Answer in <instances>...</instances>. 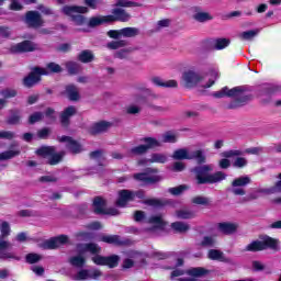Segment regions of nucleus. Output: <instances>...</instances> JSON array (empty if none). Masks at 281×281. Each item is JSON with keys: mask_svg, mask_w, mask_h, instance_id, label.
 Instances as JSON below:
<instances>
[{"mask_svg": "<svg viewBox=\"0 0 281 281\" xmlns=\"http://www.w3.org/2000/svg\"><path fill=\"white\" fill-rule=\"evenodd\" d=\"M251 88L249 86H237L229 89L227 86L222 88L220 91L213 93V98H236L228 105L227 109H240V106H245L254 100V94H250ZM249 93V94H243Z\"/></svg>", "mask_w": 281, "mask_h": 281, "instance_id": "obj_1", "label": "nucleus"}, {"mask_svg": "<svg viewBox=\"0 0 281 281\" xmlns=\"http://www.w3.org/2000/svg\"><path fill=\"white\" fill-rule=\"evenodd\" d=\"M83 251H89L93 257L91 260L98 267H108L109 269H115L120 266V256L119 255H110L102 256V247H100L95 243H88L83 245Z\"/></svg>", "mask_w": 281, "mask_h": 281, "instance_id": "obj_2", "label": "nucleus"}, {"mask_svg": "<svg viewBox=\"0 0 281 281\" xmlns=\"http://www.w3.org/2000/svg\"><path fill=\"white\" fill-rule=\"evenodd\" d=\"M214 170V167L212 165H200L195 166L192 169V172L195 176V180L198 186H205V184H214V183H221V181H225L227 179V175L223 171H216L214 173H210Z\"/></svg>", "mask_w": 281, "mask_h": 281, "instance_id": "obj_3", "label": "nucleus"}, {"mask_svg": "<svg viewBox=\"0 0 281 281\" xmlns=\"http://www.w3.org/2000/svg\"><path fill=\"white\" fill-rule=\"evenodd\" d=\"M280 240L266 235L262 240H254L248 244L244 251H252L256 254L257 251H266V249H272V251L280 250Z\"/></svg>", "mask_w": 281, "mask_h": 281, "instance_id": "obj_4", "label": "nucleus"}, {"mask_svg": "<svg viewBox=\"0 0 281 281\" xmlns=\"http://www.w3.org/2000/svg\"><path fill=\"white\" fill-rule=\"evenodd\" d=\"M133 179L143 183V186H157V183L164 181V177L159 175V170L153 167L146 168L145 172L134 173Z\"/></svg>", "mask_w": 281, "mask_h": 281, "instance_id": "obj_5", "label": "nucleus"}, {"mask_svg": "<svg viewBox=\"0 0 281 281\" xmlns=\"http://www.w3.org/2000/svg\"><path fill=\"white\" fill-rule=\"evenodd\" d=\"M35 155L37 157H43V159H47L46 164L48 166H58L63 159H65V150H61L59 153H56L55 146H42L38 149H36Z\"/></svg>", "mask_w": 281, "mask_h": 281, "instance_id": "obj_6", "label": "nucleus"}, {"mask_svg": "<svg viewBox=\"0 0 281 281\" xmlns=\"http://www.w3.org/2000/svg\"><path fill=\"white\" fill-rule=\"evenodd\" d=\"M0 258L2 260H21V257L14 255V252H7L5 249L10 247L9 241L3 240V238H8L10 236V224L8 222H2L0 226Z\"/></svg>", "mask_w": 281, "mask_h": 281, "instance_id": "obj_7", "label": "nucleus"}, {"mask_svg": "<svg viewBox=\"0 0 281 281\" xmlns=\"http://www.w3.org/2000/svg\"><path fill=\"white\" fill-rule=\"evenodd\" d=\"M61 12L66 16H70L71 21L76 25H85V23H87V18L81 14H87V12H89V8L80 5H64L61 8Z\"/></svg>", "mask_w": 281, "mask_h": 281, "instance_id": "obj_8", "label": "nucleus"}, {"mask_svg": "<svg viewBox=\"0 0 281 281\" xmlns=\"http://www.w3.org/2000/svg\"><path fill=\"white\" fill-rule=\"evenodd\" d=\"M133 199H140L144 205H148L149 207H168V205H172V201L168 199H146V191L144 189H139L137 191H133ZM146 199V200H144Z\"/></svg>", "mask_w": 281, "mask_h": 281, "instance_id": "obj_9", "label": "nucleus"}, {"mask_svg": "<svg viewBox=\"0 0 281 281\" xmlns=\"http://www.w3.org/2000/svg\"><path fill=\"white\" fill-rule=\"evenodd\" d=\"M140 142H143V145L131 148L130 155L142 156L146 155L148 150H153V148H161V142L155 137H143Z\"/></svg>", "mask_w": 281, "mask_h": 281, "instance_id": "obj_10", "label": "nucleus"}, {"mask_svg": "<svg viewBox=\"0 0 281 281\" xmlns=\"http://www.w3.org/2000/svg\"><path fill=\"white\" fill-rule=\"evenodd\" d=\"M49 71L45 68H41L38 66H35L32 68L31 72L23 78L22 83L26 89H32L35 85H38L41 82L42 78L41 76H48Z\"/></svg>", "mask_w": 281, "mask_h": 281, "instance_id": "obj_11", "label": "nucleus"}, {"mask_svg": "<svg viewBox=\"0 0 281 281\" xmlns=\"http://www.w3.org/2000/svg\"><path fill=\"white\" fill-rule=\"evenodd\" d=\"M23 22L26 24L29 30H38L45 25V20L38 11H27L24 15Z\"/></svg>", "mask_w": 281, "mask_h": 281, "instance_id": "obj_12", "label": "nucleus"}, {"mask_svg": "<svg viewBox=\"0 0 281 281\" xmlns=\"http://www.w3.org/2000/svg\"><path fill=\"white\" fill-rule=\"evenodd\" d=\"M251 183V178L249 176H241L239 178H236L232 181V193L235 196H245L247 194V191H245L246 186H249Z\"/></svg>", "mask_w": 281, "mask_h": 281, "instance_id": "obj_13", "label": "nucleus"}, {"mask_svg": "<svg viewBox=\"0 0 281 281\" xmlns=\"http://www.w3.org/2000/svg\"><path fill=\"white\" fill-rule=\"evenodd\" d=\"M57 140L59 142V144H66L67 150H69V153H71L72 155H80V153L85 150L82 148V144L74 139V137L71 136H67V135L58 136Z\"/></svg>", "mask_w": 281, "mask_h": 281, "instance_id": "obj_14", "label": "nucleus"}, {"mask_svg": "<svg viewBox=\"0 0 281 281\" xmlns=\"http://www.w3.org/2000/svg\"><path fill=\"white\" fill-rule=\"evenodd\" d=\"M77 113H78V110L76 109L75 105H69L65 108L64 111L60 112L59 123L61 128H64V131H69V126H71V119Z\"/></svg>", "mask_w": 281, "mask_h": 281, "instance_id": "obj_15", "label": "nucleus"}, {"mask_svg": "<svg viewBox=\"0 0 281 281\" xmlns=\"http://www.w3.org/2000/svg\"><path fill=\"white\" fill-rule=\"evenodd\" d=\"M182 80L188 89H193L199 82H202L203 76L194 70L183 72Z\"/></svg>", "mask_w": 281, "mask_h": 281, "instance_id": "obj_16", "label": "nucleus"}, {"mask_svg": "<svg viewBox=\"0 0 281 281\" xmlns=\"http://www.w3.org/2000/svg\"><path fill=\"white\" fill-rule=\"evenodd\" d=\"M111 126H113V123L109 122V121H99L93 123L89 130L88 133L89 135H92L93 137H95L97 135H102L104 133H108L109 128H111Z\"/></svg>", "mask_w": 281, "mask_h": 281, "instance_id": "obj_17", "label": "nucleus"}, {"mask_svg": "<svg viewBox=\"0 0 281 281\" xmlns=\"http://www.w3.org/2000/svg\"><path fill=\"white\" fill-rule=\"evenodd\" d=\"M69 243V236L59 235L57 237H53L43 243V249H58V247L63 245H67Z\"/></svg>", "mask_w": 281, "mask_h": 281, "instance_id": "obj_18", "label": "nucleus"}, {"mask_svg": "<svg viewBox=\"0 0 281 281\" xmlns=\"http://www.w3.org/2000/svg\"><path fill=\"white\" fill-rule=\"evenodd\" d=\"M135 201L133 190L122 189L119 191V198L115 201L116 207H126L128 203Z\"/></svg>", "mask_w": 281, "mask_h": 281, "instance_id": "obj_19", "label": "nucleus"}, {"mask_svg": "<svg viewBox=\"0 0 281 281\" xmlns=\"http://www.w3.org/2000/svg\"><path fill=\"white\" fill-rule=\"evenodd\" d=\"M112 14L113 15H108L109 23H115L116 21H120L121 23H126L131 21V14L124 9H113Z\"/></svg>", "mask_w": 281, "mask_h": 281, "instance_id": "obj_20", "label": "nucleus"}, {"mask_svg": "<svg viewBox=\"0 0 281 281\" xmlns=\"http://www.w3.org/2000/svg\"><path fill=\"white\" fill-rule=\"evenodd\" d=\"M36 46H34V43L32 41L25 40L23 42H20L11 47L12 54H27L30 52H35Z\"/></svg>", "mask_w": 281, "mask_h": 281, "instance_id": "obj_21", "label": "nucleus"}, {"mask_svg": "<svg viewBox=\"0 0 281 281\" xmlns=\"http://www.w3.org/2000/svg\"><path fill=\"white\" fill-rule=\"evenodd\" d=\"M210 273V270L203 268V267H195V268H190L187 270V274L190 276L191 278H180L178 281H196L194 278H203Z\"/></svg>", "mask_w": 281, "mask_h": 281, "instance_id": "obj_22", "label": "nucleus"}, {"mask_svg": "<svg viewBox=\"0 0 281 281\" xmlns=\"http://www.w3.org/2000/svg\"><path fill=\"white\" fill-rule=\"evenodd\" d=\"M209 260H215L217 262H225L226 265H232V258L225 256V252L218 249H210L207 251Z\"/></svg>", "mask_w": 281, "mask_h": 281, "instance_id": "obj_23", "label": "nucleus"}, {"mask_svg": "<svg viewBox=\"0 0 281 281\" xmlns=\"http://www.w3.org/2000/svg\"><path fill=\"white\" fill-rule=\"evenodd\" d=\"M61 95L68 98L70 102H78V100H80V92L78 91V87L74 83L67 85Z\"/></svg>", "mask_w": 281, "mask_h": 281, "instance_id": "obj_24", "label": "nucleus"}, {"mask_svg": "<svg viewBox=\"0 0 281 281\" xmlns=\"http://www.w3.org/2000/svg\"><path fill=\"white\" fill-rule=\"evenodd\" d=\"M217 229L221 234L225 236H232V234H236L238 232V224L231 222H222L217 224Z\"/></svg>", "mask_w": 281, "mask_h": 281, "instance_id": "obj_25", "label": "nucleus"}, {"mask_svg": "<svg viewBox=\"0 0 281 281\" xmlns=\"http://www.w3.org/2000/svg\"><path fill=\"white\" fill-rule=\"evenodd\" d=\"M92 207H93L94 214H98L99 216H103V214L105 213L104 211L106 209V200H104V198L100 195L94 196L92 201Z\"/></svg>", "mask_w": 281, "mask_h": 281, "instance_id": "obj_26", "label": "nucleus"}, {"mask_svg": "<svg viewBox=\"0 0 281 281\" xmlns=\"http://www.w3.org/2000/svg\"><path fill=\"white\" fill-rule=\"evenodd\" d=\"M151 82L156 87H161V88H165V89H177V87H179V83L177 82V80L170 79V80H167V81H162L161 77L151 78Z\"/></svg>", "mask_w": 281, "mask_h": 281, "instance_id": "obj_27", "label": "nucleus"}, {"mask_svg": "<svg viewBox=\"0 0 281 281\" xmlns=\"http://www.w3.org/2000/svg\"><path fill=\"white\" fill-rule=\"evenodd\" d=\"M196 161L198 166H203L207 162V157L205 156V151L202 149L193 150L190 153L189 161Z\"/></svg>", "mask_w": 281, "mask_h": 281, "instance_id": "obj_28", "label": "nucleus"}, {"mask_svg": "<svg viewBox=\"0 0 281 281\" xmlns=\"http://www.w3.org/2000/svg\"><path fill=\"white\" fill-rule=\"evenodd\" d=\"M99 243H106V245H122L119 235H100L98 238Z\"/></svg>", "mask_w": 281, "mask_h": 281, "instance_id": "obj_29", "label": "nucleus"}, {"mask_svg": "<svg viewBox=\"0 0 281 281\" xmlns=\"http://www.w3.org/2000/svg\"><path fill=\"white\" fill-rule=\"evenodd\" d=\"M77 59L79 60V63H83L85 65H87L95 60V55H93V52L85 49L80 52V54L77 56Z\"/></svg>", "mask_w": 281, "mask_h": 281, "instance_id": "obj_30", "label": "nucleus"}, {"mask_svg": "<svg viewBox=\"0 0 281 281\" xmlns=\"http://www.w3.org/2000/svg\"><path fill=\"white\" fill-rule=\"evenodd\" d=\"M196 247H202V249H211L216 247V239L212 236H204L201 241L196 243Z\"/></svg>", "mask_w": 281, "mask_h": 281, "instance_id": "obj_31", "label": "nucleus"}, {"mask_svg": "<svg viewBox=\"0 0 281 281\" xmlns=\"http://www.w3.org/2000/svg\"><path fill=\"white\" fill-rule=\"evenodd\" d=\"M7 124L11 126H16V124H21V111L10 110V116L7 119Z\"/></svg>", "mask_w": 281, "mask_h": 281, "instance_id": "obj_32", "label": "nucleus"}, {"mask_svg": "<svg viewBox=\"0 0 281 281\" xmlns=\"http://www.w3.org/2000/svg\"><path fill=\"white\" fill-rule=\"evenodd\" d=\"M280 91V87L268 85L260 91V97L271 98V95H276Z\"/></svg>", "mask_w": 281, "mask_h": 281, "instance_id": "obj_33", "label": "nucleus"}, {"mask_svg": "<svg viewBox=\"0 0 281 281\" xmlns=\"http://www.w3.org/2000/svg\"><path fill=\"white\" fill-rule=\"evenodd\" d=\"M104 23H110L109 15L92 16V18H90L88 25H89V27H98V25H102Z\"/></svg>", "mask_w": 281, "mask_h": 281, "instance_id": "obj_34", "label": "nucleus"}, {"mask_svg": "<svg viewBox=\"0 0 281 281\" xmlns=\"http://www.w3.org/2000/svg\"><path fill=\"white\" fill-rule=\"evenodd\" d=\"M171 229H173L176 234H186V232H189L190 225L183 222H173L171 223Z\"/></svg>", "mask_w": 281, "mask_h": 281, "instance_id": "obj_35", "label": "nucleus"}, {"mask_svg": "<svg viewBox=\"0 0 281 281\" xmlns=\"http://www.w3.org/2000/svg\"><path fill=\"white\" fill-rule=\"evenodd\" d=\"M121 34L124 38H135V36L139 35V29L131 26L123 27L121 29Z\"/></svg>", "mask_w": 281, "mask_h": 281, "instance_id": "obj_36", "label": "nucleus"}, {"mask_svg": "<svg viewBox=\"0 0 281 281\" xmlns=\"http://www.w3.org/2000/svg\"><path fill=\"white\" fill-rule=\"evenodd\" d=\"M172 158L178 161H181L183 159H188L190 161V153L186 148H179L173 151Z\"/></svg>", "mask_w": 281, "mask_h": 281, "instance_id": "obj_37", "label": "nucleus"}, {"mask_svg": "<svg viewBox=\"0 0 281 281\" xmlns=\"http://www.w3.org/2000/svg\"><path fill=\"white\" fill-rule=\"evenodd\" d=\"M176 216H177V218H180L182 221H190V218H194V216H196V214L194 213V211L182 209V210L176 211Z\"/></svg>", "mask_w": 281, "mask_h": 281, "instance_id": "obj_38", "label": "nucleus"}, {"mask_svg": "<svg viewBox=\"0 0 281 281\" xmlns=\"http://www.w3.org/2000/svg\"><path fill=\"white\" fill-rule=\"evenodd\" d=\"M148 161L149 164H166V161H168V156H166V154L154 153Z\"/></svg>", "mask_w": 281, "mask_h": 281, "instance_id": "obj_39", "label": "nucleus"}, {"mask_svg": "<svg viewBox=\"0 0 281 281\" xmlns=\"http://www.w3.org/2000/svg\"><path fill=\"white\" fill-rule=\"evenodd\" d=\"M193 19L198 21V23H206V21H212L214 16H212V14H210L209 12L198 11L193 15Z\"/></svg>", "mask_w": 281, "mask_h": 281, "instance_id": "obj_40", "label": "nucleus"}, {"mask_svg": "<svg viewBox=\"0 0 281 281\" xmlns=\"http://www.w3.org/2000/svg\"><path fill=\"white\" fill-rule=\"evenodd\" d=\"M148 223H150V225H156L157 229H164L166 227V222L160 215L150 216Z\"/></svg>", "mask_w": 281, "mask_h": 281, "instance_id": "obj_41", "label": "nucleus"}, {"mask_svg": "<svg viewBox=\"0 0 281 281\" xmlns=\"http://www.w3.org/2000/svg\"><path fill=\"white\" fill-rule=\"evenodd\" d=\"M66 69L69 76H77V74H80V64L76 61H67Z\"/></svg>", "mask_w": 281, "mask_h": 281, "instance_id": "obj_42", "label": "nucleus"}, {"mask_svg": "<svg viewBox=\"0 0 281 281\" xmlns=\"http://www.w3.org/2000/svg\"><path fill=\"white\" fill-rule=\"evenodd\" d=\"M259 30H249V31H244L243 33L239 34V38L241 41H254L256 36H258Z\"/></svg>", "mask_w": 281, "mask_h": 281, "instance_id": "obj_43", "label": "nucleus"}, {"mask_svg": "<svg viewBox=\"0 0 281 281\" xmlns=\"http://www.w3.org/2000/svg\"><path fill=\"white\" fill-rule=\"evenodd\" d=\"M21 155V150H7L0 154V161H8V159H14V157H19Z\"/></svg>", "mask_w": 281, "mask_h": 281, "instance_id": "obj_44", "label": "nucleus"}, {"mask_svg": "<svg viewBox=\"0 0 281 281\" xmlns=\"http://www.w3.org/2000/svg\"><path fill=\"white\" fill-rule=\"evenodd\" d=\"M43 257L36 252H30L25 256V262L27 265H36V262H41Z\"/></svg>", "mask_w": 281, "mask_h": 281, "instance_id": "obj_45", "label": "nucleus"}, {"mask_svg": "<svg viewBox=\"0 0 281 281\" xmlns=\"http://www.w3.org/2000/svg\"><path fill=\"white\" fill-rule=\"evenodd\" d=\"M116 8H139L142 4L139 2H133L128 0H117L115 3Z\"/></svg>", "mask_w": 281, "mask_h": 281, "instance_id": "obj_46", "label": "nucleus"}, {"mask_svg": "<svg viewBox=\"0 0 281 281\" xmlns=\"http://www.w3.org/2000/svg\"><path fill=\"white\" fill-rule=\"evenodd\" d=\"M86 263L87 259H85V257L82 256H74L70 258V265H72V267H78L79 269H82Z\"/></svg>", "mask_w": 281, "mask_h": 281, "instance_id": "obj_47", "label": "nucleus"}, {"mask_svg": "<svg viewBox=\"0 0 281 281\" xmlns=\"http://www.w3.org/2000/svg\"><path fill=\"white\" fill-rule=\"evenodd\" d=\"M172 256H175V252L154 251L151 254V258L155 260H168V258H172Z\"/></svg>", "mask_w": 281, "mask_h": 281, "instance_id": "obj_48", "label": "nucleus"}, {"mask_svg": "<svg viewBox=\"0 0 281 281\" xmlns=\"http://www.w3.org/2000/svg\"><path fill=\"white\" fill-rule=\"evenodd\" d=\"M46 71H49V74H63V67L54 61H50L46 65Z\"/></svg>", "mask_w": 281, "mask_h": 281, "instance_id": "obj_49", "label": "nucleus"}, {"mask_svg": "<svg viewBox=\"0 0 281 281\" xmlns=\"http://www.w3.org/2000/svg\"><path fill=\"white\" fill-rule=\"evenodd\" d=\"M229 43H232L229 38H217L215 40L214 48L217 50L225 49V47H229Z\"/></svg>", "mask_w": 281, "mask_h": 281, "instance_id": "obj_50", "label": "nucleus"}, {"mask_svg": "<svg viewBox=\"0 0 281 281\" xmlns=\"http://www.w3.org/2000/svg\"><path fill=\"white\" fill-rule=\"evenodd\" d=\"M126 45H128V42L126 40L112 41L108 43V48L120 49V47H126Z\"/></svg>", "mask_w": 281, "mask_h": 281, "instance_id": "obj_51", "label": "nucleus"}, {"mask_svg": "<svg viewBox=\"0 0 281 281\" xmlns=\"http://www.w3.org/2000/svg\"><path fill=\"white\" fill-rule=\"evenodd\" d=\"M191 203H193V205H210V198L196 195L192 198Z\"/></svg>", "mask_w": 281, "mask_h": 281, "instance_id": "obj_52", "label": "nucleus"}, {"mask_svg": "<svg viewBox=\"0 0 281 281\" xmlns=\"http://www.w3.org/2000/svg\"><path fill=\"white\" fill-rule=\"evenodd\" d=\"M164 144H177V135L172 134V132H166L162 135Z\"/></svg>", "mask_w": 281, "mask_h": 281, "instance_id": "obj_53", "label": "nucleus"}, {"mask_svg": "<svg viewBox=\"0 0 281 281\" xmlns=\"http://www.w3.org/2000/svg\"><path fill=\"white\" fill-rule=\"evenodd\" d=\"M45 114L43 112H34L29 116V124H36V122H42Z\"/></svg>", "mask_w": 281, "mask_h": 281, "instance_id": "obj_54", "label": "nucleus"}, {"mask_svg": "<svg viewBox=\"0 0 281 281\" xmlns=\"http://www.w3.org/2000/svg\"><path fill=\"white\" fill-rule=\"evenodd\" d=\"M0 95H2V98L5 100H9L10 98H16V90L7 88L0 91Z\"/></svg>", "mask_w": 281, "mask_h": 281, "instance_id": "obj_55", "label": "nucleus"}, {"mask_svg": "<svg viewBox=\"0 0 281 281\" xmlns=\"http://www.w3.org/2000/svg\"><path fill=\"white\" fill-rule=\"evenodd\" d=\"M247 158L245 157H237L233 162L234 168H245L247 166Z\"/></svg>", "mask_w": 281, "mask_h": 281, "instance_id": "obj_56", "label": "nucleus"}, {"mask_svg": "<svg viewBox=\"0 0 281 281\" xmlns=\"http://www.w3.org/2000/svg\"><path fill=\"white\" fill-rule=\"evenodd\" d=\"M44 115L50 120V122H54L56 120V110L54 108H46Z\"/></svg>", "mask_w": 281, "mask_h": 281, "instance_id": "obj_57", "label": "nucleus"}, {"mask_svg": "<svg viewBox=\"0 0 281 281\" xmlns=\"http://www.w3.org/2000/svg\"><path fill=\"white\" fill-rule=\"evenodd\" d=\"M187 189L186 186L181 184L175 188H170L169 192L173 195V196H179V194H181L184 190Z\"/></svg>", "mask_w": 281, "mask_h": 281, "instance_id": "obj_58", "label": "nucleus"}, {"mask_svg": "<svg viewBox=\"0 0 281 281\" xmlns=\"http://www.w3.org/2000/svg\"><path fill=\"white\" fill-rule=\"evenodd\" d=\"M108 36L110 37V38H114V40H120V38H122V29L121 30H110V31H108Z\"/></svg>", "mask_w": 281, "mask_h": 281, "instance_id": "obj_59", "label": "nucleus"}, {"mask_svg": "<svg viewBox=\"0 0 281 281\" xmlns=\"http://www.w3.org/2000/svg\"><path fill=\"white\" fill-rule=\"evenodd\" d=\"M49 133L52 132L49 131L48 127H43L37 132V137L38 139H47V137H49Z\"/></svg>", "mask_w": 281, "mask_h": 281, "instance_id": "obj_60", "label": "nucleus"}, {"mask_svg": "<svg viewBox=\"0 0 281 281\" xmlns=\"http://www.w3.org/2000/svg\"><path fill=\"white\" fill-rule=\"evenodd\" d=\"M86 228L91 231L102 229V223L94 221L86 225Z\"/></svg>", "mask_w": 281, "mask_h": 281, "instance_id": "obj_61", "label": "nucleus"}, {"mask_svg": "<svg viewBox=\"0 0 281 281\" xmlns=\"http://www.w3.org/2000/svg\"><path fill=\"white\" fill-rule=\"evenodd\" d=\"M0 139H14V132L0 131Z\"/></svg>", "mask_w": 281, "mask_h": 281, "instance_id": "obj_62", "label": "nucleus"}, {"mask_svg": "<svg viewBox=\"0 0 281 281\" xmlns=\"http://www.w3.org/2000/svg\"><path fill=\"white\" fill-rule=\"evenodd\" d=\"M90 278L89 270L82 269L77 273V280H87Z\"/></svg>", "mask_w": 281, "mask_h": 281, "instance_id": "obj_63", "label": "nucleus"}, {"mask_svg": "<svg viewBox=\"0 0 281 281\" xmlns=\"http://www.w3.org/2000/svg\"><path fill=\"white\" fill-rule=\"evenodd\" d=\"M278 179H280V180L277 181V182L274 183V186L271 187V189H270L271 192H273V193H276V192H281V172L279 173Z\"/></svg>", "mask_w": 281, "mask_h": 281, "instance_id": "obj_64", "label": "nucleus"}]
</instances>
